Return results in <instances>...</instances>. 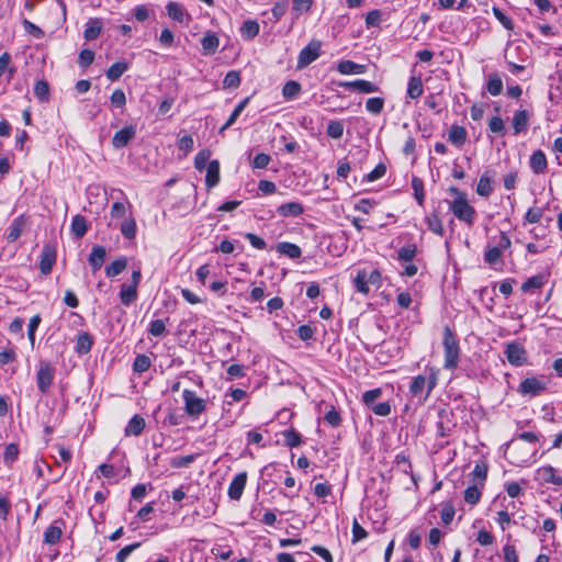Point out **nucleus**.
<instances>
[{
  "label": "nucleus",
  "instance_id": "4",
  "mask_svg": "<svg viewBox=\"0 0 562 562\" xmlns=\"http://www.w3.org/2000/svg\"><path fill=\"white\" fill-rule=\"evenodd\" d=\"M182 397L186 413L191 417H196L206 408L205 400L199 397L194 391L183 390Z\"/></svg>",
  "mask_w": 562,
  "mask_h": 562
},
{
  "label": "nucleus",
  "instance_id": "1",
  "mask_svg": "<svg viewBox=\"0 0 562 562\" xmlns=\"http://www.w3.org/2000/svg\"><path fill=\"white\" fill-rule=\"evenodd\" d=\"M439 370L436 368H426V374L415 376L409 385L411 394L424 404L429 397L438 382Z\"/></svg>",
  "mask_w": 562,
  "mask_h": 562
},
{
  "label": "nucleus",
  "instance_id": "13",
  "mask_svg": "<svg viewBox=\"0 0 562 562\" xmlns=\"http://www.w3.org/2000/svg\"><path fill=\"white\" fill-rule=\"evenodd\" d=\"M56 261V250L53 246L46 244L41 252L40 270L43 274H49Z\"/></svg>",
  "mask_w": 562,
  "mask_h": 562
},
{
  "label": "nucleus",
  "instance_id": "19",
  "mask_svg": "<svg viewBox=\"0 0 562 562\" xmlns=\"http://www.w3.org/2000/svg\"><path fill=\"white\" fill-rule=\"evenodd\" d=\"M530 168L535 173H544L547 171V157L542 150H536L529 161Z\"/></svg>",
  "mask_w": 562,
  "mask_h": 562
},
{
  "label": "nucleus",
  "instance_id": "64",
  "mask_svg": "<svg viewBox=\"0 0 562 562\" xmlns=\"http://www.w3.org/2000/svg\"><path fill=\"white\" fill-rule=\"evenodd\" d=\"M139 547V543L138 542H135V543H132L130 546H126L124 547L123 549H121L117 553H116V562H125V560L127 559V557L135 550Z\"/></svg>",
  "mask_w": 562,
  "mask_h": 562
},
{
  "label": "nucleus",
  "instance_id": "28",
  "mask_svg": "<svg viewBox=\"0 0 562 562\" xmlns=\"http://www.w3.org/2000/svg\"><path fill=\"white\" fill-rule=\"evenodd\" d=\"M260 31L259 23L255 20H247L240 26V35L245 40L255 38Z\"/></svg>",
  "mask_w": 562,
  "mask_h": 562
},
{
  "label": "nucleus",
  "instance_id": "45",
  "mask_svg": "<svg viewBox=\"0 0 562 562\" xmlns=\"http://www.w3.org/2000/svg\"><path fill=\"white\" fill-rule=\"evenodd\" d=\"M412 188L414 190V195L419 205H423L425 202V192H424V182L420 178L414 177L412 179Z\"/></svg>",
  "mask_w": 562,
  "mask_h": 562
},
{
  "label": "nucleus",
  "instance_id": "21",
  "mask_svg": "<svg viewBox=\"0 0 562 562\" xmlns=\"http://www.w3.org/2000/svg\"><path fill=\"white\" fill-rule=\"evenodd\" d=\"M220 182V162L212 160L206 168L205 183L209 188L217 186Z\"/></svg>",
  "mask_w": 562,
  "mask_h": 562
},
{
  "label": "nucleus",
  "instance_id": "52",
  "mask_svg": "<svg viewBox=\"0 0 562 562\" xmlns=\"http://www.w3.org/2000/svg\"><path fill=\"white\" fill-rule=\"evenodd\" d=\"M383 106H384V100L382 98H378V97L370 98L366 102L367 111L372 114H375V115H378L382 112Z\"/></svg>",
  "mask_w": 562,
  "mask_h": 562
},
{
  "label": "nucleus",
  "instance_id": "35",
  "mask_svg": "<svg viewBox=\"0 0 562 562\" xmlns=\"http://www.w3.org/2000/svg\"><path fill=\"white\" fill-rule=\"evenodd\" d=\"M486 90L492 95H498L503 91V80L497 72L491 74L486 82Z\"/></svg>",
  "mask_w": 562,
  "mask_h": 562
},
{
  "label": "nucleus",
  "instance_id": "53",
  "mask_svg": "<svg viewBox=\"0 0 562 562\" xmlns=\"http://www.w3.org/2000/svg\"><path fill=\"white\" fill-rule=\"evenodd\" d=\"M125 436L140 435V415L135 414L125 427Z\"/></svg>",
  "mask_w": 562,
  "mask_h": 562
},
{
  "label": "nucleus",
  "instance_id": "39",
  "mask_svg": "<svg viewBox=\"0 0 562 562\" xmlns=\"http://www.w3.org/2000/svg\"><path fill=\"white\" fill-rule=\"evenodd\" d=\"M492 191H493V187H492L491 178L487 175V172H485L484 175L481 176V178L479 180V183L476 187V193L481 196L487 198L491 195Z\"/></svg>",
  "mask_w": 562,
  "mask_h": 562
},
{
  "label": "nucleus",
  "instance_id": "48",
  "mask_svg": "<svg viewBox=\"0 0 562 562\" xmlns=\"http://www.w3.org/2000/svg\"><path fill=\"white\" fill-rule=\"evenodd\" d=\"M120 229L125 238L132 239L136 236V222L134 220H124L120 225Z\"/></svg>",
  "mask_w": 562,
  "mask_h": 562
},
{
  "label": "nucleus",
  "instance_id": "24",
  "mask_svg": "<svg viewBox=\"0 0 562 562\" xmlns=\"http://www.w3.org/2000/svg\"><path fill=\"white\" fill-rule=\"evenodd\" d=\"M484 486H481L480 484L473 483L472 485L468 486L464 491V502L470 505H476L482 496V490Z\"/></svg>",
  "mask_w": 562,
  "mask_h": 562
},
{
  "label": "nucleus",
  "instance_id": "25",
  "mask_svg": "<svg viewBox=\"0 0 562 562\" xmlns=\"http://www.w3.org/2000/svg\"><path fill=\"white\" fill-rule=\"evenodd\" d=\"M277 251L291 259L300 258L302 255V250L297 245L288 241L279 243L277 245Z\"/></svg>",
  "mask_w": 562,
  "mask_h": 562
},
{
  "label": "nucleus",
  "instance_id": "61",
  "mask_svg": "<svg viewBox=\"0 0 562 562\" xmlns=\"http://www.w3.org/2000/svg\"><path fill=\"white\" fill-rule=\"evenodd\" d=\"M286 9H288L286 0H279L273 4L271 12H272V15H273V19L276 22H278L284 15V13L286 12Z\"/></svg>",
  "mask_w": 562,
  "mask_h": 562
},
{
  "label": "nucleus",
  "instance_id": "38",
  "mask_svg": "<svg viewBox=\"0 0 562 562\" xmlns=\"http://www.w3.org/2000/svg\"><path fill=\"white\" fill-rule=\"evenodd\" d=\"M547 279L546 276L543 274L533 276L522 283L521 291L530 292L532 290L541 289L544 285Z\"/></svg>",
  "mask_w": 562,
  "mask_h": 562
},
{
  "label": "nucleus",
  "instance_id": "5",
  "mask_svg": "<svg viewBox=\"0 0 562 562\" xmlns=\"http://www.w3.org/2000/svg\"><path fill=\"white\" fill-rule=\"evenodd\" d=\"M547 389V381L544 378H527L525 379L519 387L518 392L524 396H538Z\"/></svg>",
  "mask_w": 562,
  "mask_h": 562
},
{
  "label": "nucleus",
  "instance_id": "27",
  "mask_svg": "<svg viewBox=\"0 0 562 562\" xmlns=\"http://www.w3.org/2000/svg\"><path fill=\"white\" fill-rule=\"evenodd\" d=\"M88 231L87 220L83 215L77 214L71 220V232L76 238H82Z\"/></svg>",
  "mask_w": 562,
  "mask_h": 562
},
{
  "label": "nucleus",
  "instance_id": "3",
  "mask_svg": "<svg viewBox=\"0 0 562 562\" xmlns=\"http://www.w3.org/2000/svg\"><path fill=\"white\" fill-rule=\"evenodd\" d=\"M449 209L453 215L467 225L472 226L476 218L475 209L468 202L467 198L462 195L459 199H453L449 202Z\"/></svg>",
  "mask_w": 562,
  "mask_h": 562
},
{
  "label": "nucleus",
  "instance_id": "57",
  "mask_svg": "<svg viewBox=\"0 0 562 562\" xmlns=\"http://www.w3.org/2000/svg\"><path fill=\"white\" fill-rule=\"evenodd\" d=\"M488 128L495 134H505V123L501 116H492L488 122Z\"/></svg>",
  "mask_w": 562,
  "mask_h": 562
},
{
  "label": "nucleus",
  "instance_id": "31",
  "mask_svg": "<svg viewBox=\"0 0 562 562\" xmlns=\"http://www.w3.org/2000/svg\"><path fill=\"white\" fill-rule=\"evenodd\" d=\"M102 30L101 21L98 19H89V21L86 24V29L83 32L85 38L87 41H93L95 40Z\"/></svg>",
  "mask_w": 562,
  "mask_h": 562
},
{
  "label": "nucleus",
  "instance_id": "43",
  "mask_svg": "<svg viewBox=\"0 0 562 562\" xmlns=\"http://www.w3.org/2000/svg\"><path fill=\"white\" fill-rule=\"evenodd\" d=\"M282 435L284 438V443L290 448L297 447L302 443L301 434L293 428L284 430Z\"/></svg>",
  "mask_w": 562,
  "mask_h": 562
},
{
  "label": "nucleus",
  "instance_id": "11",
  "mask_svg": "<svg viewBox=\"0 0 562 562\" xmlns=\"http://www.w3.org/2000/svg\"><path fill=\"white\" fill-rule=\"evenodd\" d=\"M509 246H510L509 237L505 233H502L499 236L498 245L486 249V251L484 254L485 261L490 265H495L496 262L499 261V259L502 257V249H506Z\"/></svg>",
  "mask_w": 562,
  "mask_h": 562
},
{
  "label": "nucleus",
  "instance_id": "10",
  "mask_svg": "<svg viewBox=\"0 0 562 562\" xmlns=\"http://www.w3.org/2000/svg\"><path fill=\"white\" fill-rule=\"evenodd\" d=\"M54 368L49 363H44L40 367L36 373V382L38 391L46 394L54 380Z\"/></svg>",
  "mask_w": 562,
  "mask_h": 562
},
{
  "label": "nucleus",
  "instance_id": "37",
  "mask_svg": "<svg viewBox=\"0 0 562 562\" xmlns=\"http://www.w3.org/2000/svg\"><path fill=\"white\" fill-rule=\"evenodd\" d=\"M426 224L430 232H432L436 235L442 236L443 235V226L442 222L439 218L438 214L436 212L430 213L426 216Z\"/></svg>",
  "mask_w": 562,
  "mask_h": 562
},
{
  "label": "nucleus",
  "instance_id": "54",
  "mask_svg": "<svg viewBox=\"0 0 562 562\" xmlns=\"http://www.w3.org/2000/svg\"><path fill=\"white\" fill-rule=\"evenodd\" d=\"M19 456V449L18 446L14 443H10L5 447L4 454H3V461L7 465H11Z\"/></svg>",
  "mask_w": 562,
  "mask_h": 562
},
{
  "label": "nucleus",
  "instance_id": "29",
  "mask_svg": "<svg viewBox=\"0 0 562 562\" xmlns=\"http://www.w3.org/2000/svg\"><path fill=\"white\" fill-rule=\"evenodd\" d=\"M127 258L126 257H120L115 259L113 262H111L105 268V276L109 278H113L122 273L126 267H127Z\"/></svg>",
  "mask_w": 562,
  "mask_h": 562
},
{
  "label": "nucleus",
  "instance_id": "20",
  "mask_svg": "<svg viewBox=\"0 0 562 562\" xmlns=\"http://www.w3.org/2000/svg\"><path fill=\"white\" fill-rule=\"evenodd\" d=\"M337 70L342 75H361L366 72V66L352 60H341L337 66Z\"/></svg>",
  "mask_w": 562,
  "mask_h": 562
},
{
  "label": "nucleus",
  "instance_id": "58",
  "mask_svg": "<svg viewBox=\"0 0 562 562\" xmlns=\"http://www.w3.org/2000/svg\"><path fill=\"white\" fill-rule=\"evenodd\" d=\"M22 24L24 27V31L35 38H42L44 36V32L41 27L29 21L27 19L22 20Z\"/></svg>",
  "mask_w": 562,
  "mask_h": 562
},
{
  "label": "nucleus",
  "instance_id": "8",
  "mask_svg": "<svg viewBox=\"0 0 562 562\" xmlns=\"http://www.w3.org/2000/svg\"><path fill=\"white\" fill-rule=\"evenodd\" d=\"M140 278V271L134 270L132 273V283L131 284H122L120 291V300L122 304L130 305L132 302L137 299V285Z\"/></svg>",
  "mask_w": 562,
  "mask_h": 562
},
{
  "label": "nucleus",
  "instance_id": "56",
  "mask_svg": "<svg viewBox=\"0 0 562 562\" xmlns=\"http://www.w3.org/2000/svg\"><path fill=\"white\" fill-rule=\"evenodd\" d=\"M381 394H382V391L379 387L366 391L362 394V402L367 406L372 407L374 405V402L381 396Z\"/></svg>",
  "mask_w": 562,
  "mask_h": 562
},
{
  "label": "nucleus",
  "instance_id": "42",
  "mask_svg": "<svg viewBox=\"0 0 562 562\" xmlns=\"http://www.w3.org/2000/svg\"><path fill=\"white\" fill-rule=\"evenodd\" d=\"M471 475L473 476V483L484 486L487 477V465L483 462L476 463Z\"/></svg>",
  "mask_w": 562,
  "mask_h": 562
},
{
  "label": "nucleus",
  "instance_id": "18",
  "mask_svg": "<svg viewBox=\"0 0 562 562\" xmlns=\"http://www.w3.org/2000/svg\"><path fill=\"white\" fill-rule=\"evenodd\" d=\"M304 207L300 202H288L277 207V213L281 217L299 216L303 214Z\"/></svg>",
  "mask_w": 562,
  "mask_h": 562
},
{
  "label": "nucleus",
  "instance_id": "34",
  "mask_svg": "<svg viewBox=\"0 0 562 562\" xmlns=\"http://www.w3.org/2000/svg\"><path fill=\"white\" fill-rule=\"evenodd\" d=\"M249 100L250 98L247 97L245 99H243L237 105L236 108L234 109V111L232 112V114L229 115V117L227 119V121L225 122V124L220 128V133H223L225 130H227L228 127H231L235 122L236 120L238 119V116L241 114V112L245 110V108L247 106V104L249 103Z\"/></svg>",
  "mask_w": 562,
  "mask_h": 562
},
{
  "label": "nucleus",
  "instance_id": "6",
  "mask_svg": "<svg viewBox=\"0 0 562 562\" xmlns=\"http://www.w3.org/2000/svg\"><path fill=\"white\" fill-rule=\"evenodd\" d=\"M322 43L319 41H311L299 54L297 68L302 69L319 57Z\"/></svg>",
  "mask_w": 562,
  "mask_h": 562
},
{
  "label": "nucleus",
  "instance_id": "59",
  "mask_svg": "<svg viewBox=\"0 0 562 562\" xmlns=\"http://www.w3.org/2000/svg\"><path fill=\"white\" fill-rule=\"evenodd\" d=\"M543 216V210L540 207H530L525 214V221L530 224H536L541 221Z\"/></svg>",
  "mask_w": 562,
  "mask_h": 562
},
{
  "label": "nucleus",
  "instance_id": "30",
  "mask_svg": "<svg viewBox=\"0 0 562 562\" xmlns=\"http://www.w3.org/2000/svg\"><path fill=\"white\" fill-rule=\"evenodd\" d=\"M424 92L422 78L412 76L407 83V95L411 99H418Z\"/></svg>",
  "mask_w": 562,
  "mask_h": 562
},
{
  "label": "nucleus",
  "instance_id": "9",
  "mask_svg": "<svg viewBox=\"0 0 562 562\" xmlns=\"http://www.w3.org/2000/svg\"><path fill=\"white\" fill-rule=\"evenodd\" d=\"M505 355L512 366L520 367L527 362L526 349L518 342L507 344Z\"/></svg>",
  "mask_w": 562,
  "mask_h": 562
},
{
  "label": "nucleus",
  "instance_id": "15",
  "mask_svg": "<svg viewBox=\"0 0 562 562\" xmlns=\"http://www.w3.org/2000/svg\"><path fill=\"white\" fill-rule=\"evenodd\" d=\"M136 135V127L135 126H126L120 131H117L113 138H112V145L114 148L120 149L125 147L128 142L134 138Z\"/></svg>",
  "mask_w": 562,
  "mask_h": 562
},
{
  "label": "nucleus",
  "instance_id": "22",
  "mask_svg": "<svg viewBox=\"0 0 562 562\" xmlns=\"http://www.w3.org/2000/svg\"><path fill=\"white\" fill-rule=\"evenodd\" d=\"M529 114L526 110L517 111L513 116V128L515 134H519L527 130Z\"/></svg>",
  "mask_w": 562,
  "mask_h": 562
},
{
  "label": "nucleus",
  "instance_id": "60",
  "mask_svg": "<svg viewBox=\"0 0 562 562\" xmlns=\"http://www.w3.org/2000/svg\"><path fill=\"white\" fill-rule=\"evenodd\" d=\"M494 16L498 20V22L506 29V30H513L514 23L512 19H509L499 8L494 7L493 8Z\"/></svg>",
  "mask_w": 562,
  "mask_h": 562
},
{
  "label": "nucleus",
  "instance_id": "36",
  "mask_svg": "<svg viewBox=\"0 0 562 562\" xmlns=\"http://www.w3.org/2000/svg\"><path fill=\"white\" fill-rule=\"evenodd\" d=\"M93 340L90 334L82 333L78 336L76 342V351L80 355H86L91 350Z\"/></svg>",
  "mask_w": 562,
  "mask_h": 562
},
{
  "label": "nucleus",
  "instance_id": "7",
  "mask_svg": "<svg viewBox=\"0 0 562 562\" xmlns=\"http://www.w3.org/2000/svg\"><path fill=\"white\" fill-rule=\"evenodd\" d=\"M535 480L541 484H552L555 486L562 485V476L551 465H543L536 470Z\"/></svg>",
  "mask_w": 562,
  "mask_h": 562
},
{
  "label": "nucleus",
  "instance_id": "50",
  "mask_svg": "<svg viewBox=\"0 0 562 562\" xmlns=\"http://www.w3.org/2000/svg\"><path fill=\"white\" fill-rule=\"evenodd\" d=\"M417 254V247L415 244H409L404 247H402L398 250V260L401 261H412Z\"/></svg>",
  "mask_w": 562,
  "mask_h": 562
},
{
  "label": "nucleus",
  "instance_id": "63",
  "mask_svg": "<svg viewBox=\"0 0 562 562\" xmlns=\"http://www.w3.org/2000/svg\"><path fill=\"white\" fill-rule=\"evenodd\" d=\"M324 419L333 427H338L341 423L340 414L334 407L325 414Z\"/></svg>",
  "mask_w": 562,
  "mask_h": 562
},
{
  "label": "nucleus",
  "instance_id": "32",
  "mask_svg": "<svg viewBox=\"0 0 562 562\" xmlns=\"http://www.w3.org/2000/svg\"><path fill=\"white\" fill-rule=\"evenodd\" d=\"M302 91L301 85L295 80H289L282 88V97L286 100L296 99Z\"/></svg>",
  "mask_w": 562,
  "mask_h": 562
},
{
  "label": "nucleus",
  "instance_id": "26",
  "mask_svg": "<svg viewBox=\"0 0 562 562\" xmlns=\"http://www.w3.org/2000/svg\"><path fill=\"white\" fill-rule=\"evenodd\" d=\"M467 130L463 126L453 125L449 131L448 140L456 146H462L467 140Z\"/></svg>",
  "mask_w": 562,
  "mask_h": 562
},
{
  "label": "nucleus",
  "instance_id": "16",
  "mask_svg": "<svg viewBox=\"0 0 562 562\" xmlns=\"http://www.w3.org/2000/svg\"><path fill=\"white\" fill-rule=\"evenodd\" d=\"M27 224V218L24 215H20L13 220L8 228L7 240L14 243L20 238Z\"/></svg>",
  "mask_w": 562,
  "mask_h": 562
},
{
  "label": "nucleus",
  "instance_id": "40",
  "mask_svg": "<svg viewBox=\"0 0 562 562\" xmlns=\"http://www.w3.org/2000/svg\"><path fill=\"white\" fill-rule=\"evenodd\" d=\"M61 535V528L53 524L44 532V542L47 544H55L59 541Z\"/></svg>",
  "mask_w": 562,
  "mask_h": 562
},
{
  "label": "nucleus",
  "instance_id": "12",
  "mask_svg": "<svg viewBox=\"0 0 562 562\" xmlns=\"http://www.w3.org/2000/svg\"><path fill=\"white\" fill-rule=\"evenodd\" d=\"M339 87H342L347 90H353L361 93H373L379 90V87L368 80L364 79H356L353 81H342L338 83Z\"/></svg>",
  "mask_w": 562,
  "mask_h": 562
},
{
  "label": "nucleus",
  "instance_id": "49",
  "mask_svg": "<svg viewBox=\"0 0 562 562\" xmlns=\"http://www.w3.org/2000/svg\"><path fill=\"white\" fill-rule=\"evenodd\" d=\"M34 94L40 101H47L49 98V86L45 80H40L35 83Z\"/></svg>",
  "mask_w": 562,
  "mask_h": 562
},
{
  "label": "nucleus",
  "instance_id": "33",
  "mask_svg": "<svg viewBox=\"0 0 562 562\" xmlns=\"http://www.w3.org/2000/svg\"><path fill=\"white\" fill-rule=\"evenodd\" d=\"M355 288L359 293L368 294L370 292V284L366 269H360L353 279Z\"/></svg>",
  "mask_w": 562,
  "mask_h": 562
},
{
  "label": "nucleus",
  "instance_id": "14",
  "mask_svg": "<svg viewBox=\"0 0 562 562\" xmlns=\"http://www.w3.org/2000/svg\"><path fill=\"white\" fill-rule=\"evenodd\" d=\"M247 483V473L240 472L234 476L228 486V496L231 499L238 501Z\"/></svg>",
  "mask_w": 562,
  "mask_h": 562
},
{
  "label": "nucleus",
  "instance_id": "46",
  "mask_svg": "<svg viewBox=\"0 0 562 562\" xmlns=\"http://www.w3.org/2000/svg\"><path fill=\"white\" fill-rule=\"evenodd\" d=\"M326 132L329 137L338 139L344 135V124L338 120L330 121L327 124Z\"/></svg>",
  "mask_w": 562,
  "mask_h": 562
},
{
  "label": "nucleus",
  "instance_id": "2",
  "mask_svg": "<svg viewBox=\"0 0 562 562\" xmlns=\"http://www.w3.org/2000/svg\"><path fill=\"white\" fill-rule=\"evenodd\" d=\"M442 345L445 349L443 368L453 370L458 367L459 363L460 347L456 336L449 327L445 328Z\"/></svg>",
  "mask_w": 562,
  "mask_h": 562
},
{
  "label": "nucleus",
  "instance_id": "17",
  "mask_svg": "<svg viewBox=\"0 0 562 562\" xmlns=\"http://www.w3.org/2000/svg\"><path fill=\"white\" fill-rule=\"evenodd\" d=\"M105 257H106V249L103 246H100V245L93 246V248L89 255L88 261L94 272L98 271L99 269H101V267L104 263Z\"/></svg>",
  "mask_w": 562,
  "mask_h": 562
},
{
  "label": "nucleus",
  "instance_id": "47",
  "mask_svg": "<svg viewBox=\"0 0 562 562\" xmlns=\"http://www.w3.org/2000/svg\"><path fill=\"white\" fill-rule=\"evenodd\" d=\"M211 157V151L209 149H203L199 151L194 158V167L199 171H203L207 168L209 159Z\"/></svg>",
  "mask_w": 562,
  "mask_h": 562
},
{
  "label": "nucleus",
  "instance_id": "44",
  "mask_svg": "<svg viewBox=\"0 0 562 562\" xmlns=\"http://www.w3.org/2000/svg\"><path fill=\"white\" fill-rule=\"evenodd\" d=\"M127 69V64L124 61L114 63L106 71V77L111 81L117 80Z\"/></svg>",
  "mask_w": 562,
  "mask_h": 562
},
{
  "label": "nucleus",
  "instance_id": "62",
  "mask_svg": "<svg viewBox=\"0 0 562 562\" xmlns=\"http://www.w3.org/2000/svg\"><path fill=\"white\" fill-rule=\"evenodd\" d=\"M226 373H227V380L241 378L245 375V367L241 364H237V363L231 364L227 368Z\"/></svg>",
  "mask_w": 562,
  "mask_h": 562
},
{
  "label": "nucleus",
  "instance_id": "51",
  "mask_svg": "<svg viewBox=\"0 0 562 562\" xmlns=\"http://www.w3.org/2000/svg\"><path fill=\"white\" fill-rule=\"evenodd\" d=\"M314 0H292V12L295 13V18H299L302 13L307 12Z\"/></svg>",
  "mask_w": 562,
  "mask_h": 562
},
{
  "label": "nucleus",
  "instance_id": "55",
  "mask_svg": "<svg viewBox=\"0 0 562 562\" xmlns=\"http://www.w3.org/2000/svg\"><path fill=\"white\" fill-rule=\"evenodd\" d=\"M240 83L239 72L236 70L228 71L223 80V85L225 88H237Z\"/></svg>",
  "mask_w": 562,
  "mask_h": 562
},
{
  "label": "nucleus",
  "instance_id": "23",
  "mask_svg": "<svg viewBox=\"0 0 562 562\" xmlns=\"http://www.w3.org/2000/svg\"><path fill=\"white\" fill-rule=\"evenodd\" d=\"M201 45L205 55H212L217 50L220 40L215 33H206L201 41Z\"/></svg>",
  "mask_w": 562,
  "mask_h": 562
},
{
  "label": "nucleus",
  "instance_id": "41",
  "mask_svg": "<svg viewBox=\"0 0 562 562\" xmlns=\"http://www.w3.org/2000/svg\"><path fill=\"white\" fill-rule=\"evenodd\" d=\"M166 9L170 19L180 23L183 22L184 10L180 3L170 1Z\"/></svg>",
  "mask_w": 562,
  "mask_h": 562
}]
</instances>
